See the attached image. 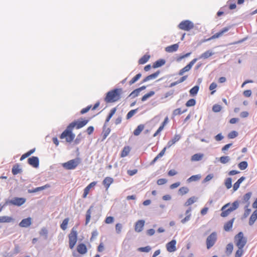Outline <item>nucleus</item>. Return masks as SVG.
I'll use <instances>...</instances> for the list:
<instances>
[{"label":"nucleus","mask_w":257,"mask_h":257,"mask_svg":"<svg viewBox=\"0 0 257 257\" xmlns=\"http://www.w3.org/2000/svg\"><path fill=\"white\" fill-rule=\"evenodd\" d=\"M121 88H115L108 91L104 98V100L107 103H111L118 101L120 98L122 93Z\"/></svg>","instance_id":"1"},{"label":"nucleus","mask_w":257,"mask_h":257,"mask_svg":"<svg viewBox=\"0 0 257 257\" xmlns=\"http://www.w3.org/2000/svg\"><path fill=\"white\" fill-rule=\"evenodd\" d=\"M247 242L242 232H239L234 236V242L238 248H243Z\"/></svg>","instance_id":"2"},{"label":"nucleus","mask_w":257,"mask_h":257,"mask_svg":"<svg viewBox=\"0 0 257 257\" xmlns=\"http://www.w3.org/2000/svg\"><path fill=\"white\" fill-rule=\"evenodd\" d=\"M81 163V159L79 158H76L74 159L70 160L67 162L62 164L63 168L67 170H74Z\"/></svg>","instance_id":"3"},{"label":"nucleus","mask_w":257,"mask_h":257,"mask_svg":"<svg viewBox=\"0 0 257 257\" xmlns=\"http://www.w3.org/2000/svg\"><path fill=\"white\" fill-rule=\"evenodd\" d=\"M72 128L67 126L66 129L61 134L60 138L61 139L66 138V142H71L75 138V134L72 133Z\"/></svg>","instance_id":"4"},{"label":"nucleus","mask_w":257,"mask_h":257,"mask_svg":"<svg viewBox=\"0 0 257 257\" xmlns=\"http://www.w3.org/2000/svg\"><path fill=\"white\" fill-rule=\"evenodd\" d=\"M217 239V234L215 231L212 232L206 238V244L208 249L211 248L216 243Z\"/></svg>","instance_id":"5"},{"label":"nucleus","mask_w":257,"mask_h":257,"mask_svg":"<svg viewBox=\"0 0 257 257\" xmlns=\"http://www.w3.org/2000/svg\"><path fill=\"white\" fill-rule=\"evenodd\" d=\"M26 200L25 198L15 197L11 200H7L4 205H7L9 204L15 206H20L24 204Z\"/></svg>","instance_id":"6"},{"label":"nucleus","mask_w":257,"mask_h":257,"mask_svg":"<svg viewBox=\"0 0 257 257\" xmlns=\"http://www.w3.org/2000/svg\"><path fill=\"white\" fill-rule=\"evenodd\" d=\"M77 240V232L72 228L70 233L69 234V247L72 249L75 246Z\"/></svg>","instance_id":"7"},{"label":"nucleus","mask_w":257,"mask_h":257,"mask_svg":"<svg viewBox=\"0 0 257 257\" xmlns=\"http://www.w3.org/2000/svg\"><path fill=\"white\" fill-rule=\"evenodd\" d=\"M194 27V24L189 20L182 21L178 25V28L182 30L189 31Z\"/></svg>","instance_id":"8"},{"label":"nucleus","mask_w":257,"mask_h":257,"mask_svg":"<svg viewBox=\"0 0 257 257\" xmlns=\"http://www.w3.org/2000/svg\"><path fill=\"white\" fill-rule=\"evenodd\" d=\"M88 120L85 119L82 121H74L70 123L68 126L70 128H73L74 127H76L77 129H79L85 126L88 122Z\"/></svg>","instance_id":"9"},{"label":"nucleus","mask_w":257,"mask_h":257,"mask_svg":"<svg viewBox=\"0 0 257 257\" xmlns=\"http://www.w3.org/2000/svg\"><path fill=\"white\" fill-rule=\"evenodd\" d=\"M198 59V58L193 59L188 65L179 71L178 74L180 76H182L185 72L189 71L191 69L193 65L197 62Z\"/></svg>","instance_id":"10"},{"label":"nucleus","mask_w":257,"mask_h":257,"mask_svg":"<svg viewBox=\"0 0 257 257\" xmlns=\"http://www.w3.org/2000/svg\"><path fill=\"white\" fill-rule=\"evenodd\" d=\"M28 163L34 168H37L39 166V160L37 157L33 156L28 160Z\"/></svg>","instance_id":"11"},{"label":"nucleus","mask_w":257,"mask_h":257,"mask_svg":"<svg viewBox=\"0 0 257 257\" xmlns=\"http://www.w3.org/2000/svg\"><path fill=\"white\" fill-rule=\"evenodd\" d=\"M230 206V203H227L223 206L221 209L222 212L220 216L223 217L227 216L232 211L230 210L228 207Z\"/></svg>","instance_id":"12"},{"label":"nucleus","mask_w":257,"mask_h":257,"mask_svg":"<svg viewBox=\"0 0 257 257\" xmlns=\"http://www.w3.org/2000/svg\"><path fill=\"white\" fill-rule=\"evenodd\" d=\"M229 29H230V27H225V28H223L222 30H221L219 32L212 35L207 40L215 39L218 38L222 36L225 33L228 32V30H229Z\"/></svg>","instance_id":"13"},{"label":"nucleus","mask_w":257,"mask_h":257,"mask_svg":"<svg viewBox=\"0 0 257 257\" xmlns=\"http://www.w3.org/2000/svg\"><path fill=\"white\" fill-rule=\"evenodd\" d=\"M176 241L174 239L171 240L166 244L167 249L169 252H173L176 250Z\"/></svg>","instance_id":"14"},{"label":"nucleus","mask_w":257,"mask_h":257,"mask_svg":"<svg viewBox=\"0 0 257 257\" xmlns=\"http://www.w3.org/2000/svg\"><path fill=\"white\" fill-rule=\"evenodd\" d=\"M145 220H139L136 222L135 226V230L136 232H140L142 231L145 225Z\"/></svg>","instance_id":"15"},{"label":"nucleus","mask_w":257,"mask_h":257,"mask_svg":"<svg viewBox=\"0 0 257 257\" xmlns=\"http://www.w3.org/2000/svg\"><path fill=\"white\" fill-rule=\"evenodd\" d=\"M32 224V218L31 217H28L27 218L23 219L19 223V226L22 227H28L30 226Z\"/></svg>","instance_id":"16"},{"label":"nucleus","mask_w":257,"mask_h":257,"mask_svg":"<svg viewBox=\"0 0 257 257\" xmlns=\"http://www.w3.org/2000/svg\"><path fill=\"white\" fill-rule=\"evenodd\" d=\"M252 193L251 192H248L245 194L243 196V201L242 203H246V205L244 207V208H248L250 205L249 199L251 196Z\"/></svg>","instance_id":"17"},{"label":"nucleus","mask_w":257,"mask_h":257,"mask_svg":"<svg viewBox=\"0 0 257 257\" xmlns=\"http://www.w3.org/2000/svg\"><path fill=\"white\" fill-rule=\"evenodd\" d=\"M181 138V137L180 135L176 134L174 138L168 142L166 147L168 148H170L172 145L179 141Z\"/></svg>","instance_id":"18"},{"label":"nucleus","mask_w":257,"mask_h":257,"mask_svg":"<svg viewBox=\"0 0 257 257\" xmlns=\"http://www.w3.org/2000/svg\"><path fill=\"white\" fill-rule=\"evenodd\" d=\"M77 250L79 253L83 254L87 252V249L84 243H80L77 246Z\"/></svg>","instance_id":"19"},{"label":"nucleus","mask_w":257,"mask_h":257,"mask_svg":"<svg viewBox=\"0 0 257 257\" xmlns=\"http://www.w3.org/2000/svg\"><path fill=\"white\" fill-rule=\"evenodd\" d=\"M234 219L235 218H233L224 224L223 228L225 231H229L231 229Z\"/></svg>","instance_id":"20"},{"label":"nucleus","mask_w":257,"mask_h":257,"mask_svg":"<svg viewBox=\"0 0 257 257\" xmlns=\"http://www.w3.org/2000/svg\"><path fill=\"white\" fill-rule=\"evenodd\" d=\"M179 48V45L178 44H175L171 46H168L165 48L166 52L169 53H172L176 52Z\"/></svg>","instance_id":"21"},{"label":"nucleus","mask_w":257,"mask_h":257,"mask_svg":"<svg viewBox=\"0 0 257 257\" xmlns=\"http://www.w3.org/2000/svg\"><path fill=\"white\" fill-rule=\"evenodd\" d=\"M160 73V71H157L155 73L147 76L143 80V82H146L150 80L154 79L156 78L158 76V75H159Z\"/></svg>","instance_id":"22"},{"label":"nucleus","mask_w":257,"mask_h":257,"mask_svg":"<svg viewBox=\"0 0 257 257\" xmlns=\"http://www.w3.org/2000/svg\"><path fill=\"white\" fill-rule=\"evenodd\" d=\"M257 219V209L255 210L251 215L249 220V225H252Z\"/></svg>","instance_id":"23"},{"label":"nucleus","mask_w":257,"mask_h":257,"mask_svg":"<svg viewBox=\"0 0 257 257\" xmlns=\"http://www.w3.org/2000/svg\"><path fill=\"white\" fill-rule=\"evenodd\" d=\"M22 172V169L18 164H15L12 168V172L13 175H16Z\"/></svg>","instance_id":"24"},{"label":"nucleus","mask_w":257,"mask_h":257,"mask_svg":"<svg viewBox=\"0 0 257 257\" xmlns=\"http://www.w3.org/2000/svg\"><path fill=\"white\" fill-rule=\"evenodd\" d=\"M96 184V182H92L91 183H90L84 190V193L83 194V197L85 198L86 197L87 194H88V192L90 190V189L94 187Z\"/></svg>","instance_id":"25"},{"label":"nucleus","mask_w":257,"mask_h":257,"mask_svg":"<svg viewBox=\"0 0 257 257\" xmlns=\"http://www.w3.org/2000/svg\"><path fill=\"white\" fill-rule=\"evenodd\" d=\"M113 179L111 177H106L103 181V184L106 187V189H107L110 184L113 182Z\"/></svg>","instance_id":"26"},{"label":"nucleus","mask_w":257,"mask_h":257,"mask_svg":"<svg viewBox=\"0 0 257 257\" xmlns=\"http://www.w3.org/2000/svg\"><path fill=\"white\" fill-rule=\"evenodd\" d=\"M245 179V177L242 176L240 177L233 185V189L234 191H236L239 187L240 184Z\"/></svg>","instance_id":"27"},{"label":"nucleus","mask_w":257,"mask_h":257,"mask_svg":"<svg viewBox=\"0 0 257 257\" xmlns=\"http://www.w3.org/2000/svg\"><path fill=\"white\" fill-rule=\"evenodd\" d=\"M187 77H188L187 75L182 76L178 80L171 83L170 84V85H169V87H173L174 86L184 82L185 80H186Z\"/></svg>","instance_id":"28"},{"label":"nucleus","mask_w":257,"mask_h":257,"mask_svg":"<svg viewBox=\"0 0 257 257\" xmlns=\"http://www.w3.org/2000/svg\"><path fill=\"white\" fill-rule=\"evenodd\" d=\"M214 54L211 50H208L202 53L198 59H207Z\"/></svg>","instance_id":"29"},{"label":"nucleus","mask_w":257,"mask_h":257,"mask_svg":"<svg viewBox=\"0 0 257 257\" xmlns=\"http://www.w3.org/2000/svg\"><path fill=\"white\" fill-rule=\"evenodd\" d=\"M93 206H91L87 210L86 213V220L85 225H87L90 221L91 218V210L93 209Z\"/></svg>","instance_id":"30"},{"label":"nucleus","mask_w":257,"mask_h":257,"mask_svg":"<svg viewBox=\"0 0 257 257\" xmlns=\"http://www.w3.org/2000/svg\"><path fill=\"white\" fill-rule=\"evenodd\" d=\"M203 154L201 153H197L193 155L191 157V160L192 161H199L202 160L203 157Z\"/></svg>","instance_id":"31"},{"label":"nucleus","mask_w":257,"mask_h":257,"mask_svg":"<svg viewBox=\"0 0 257 257\" xmlns=\"http://www.w3.org/2000/svg\"><path fill=\"white\" fill-rule=\"evenodd\" d=\"M165 60L164 59H159L156 61L153 64V67L154 68L160 67L165 64Z\"/></svg>","instance_id":"32"},{"label":"nucleus","mask_w":257,"mask_h":257,"mask_svg":"<svg viewBox=\"0 0 257 257\" xmlns=\"http://www.w3.org/2000/svg\"><path fill=\"white\" fill-rule=\"evenodd\" d=\"M14 220V219L10 216H0V223L11 222Z\"/></svg>","instance_id":"33"},{"label":"nucleus","mask_w":257,"mask_h":257,"mask_svg":"<svg viewBox=\"0 0 257 257\" xmlns=\"http://www.w3.org/2000/svg\"><path fill=\"white\" fill-rule=\"evenodd\" d=\"M197 198L195 196H192L190 198H189L186 202L185 203V206H188L189 205H191V204H193L194 202H196L197 200Z\"/></svg>","instance_id":"34"},{"label":"nucleus","mask_w":257,"mask_h":257,"mask_svg":"<svg viewBox=\"0 0 257 257\" xmlns=\"http://www.w3.org/2000/svg\"><path fill=\"white\" fill-rule=\"evenodd\" d=\"M144 128V125L143 124H140L134 131V135L136 136H139Z\"/></svg>","instance_id":"35"},{"label":"nucleus","mask_w":257,"mask_h":257,"mask_svg":"<svg viewBox=\"0 0 257 257\" xmlns=\"http://www.w3.org/2000/svg\"><path fill=\"white\" fill-rule=\"evenodd\" d=\"M233 245L232 243H228L226 246L225 253L227 255H230L233 250Z\"/></svg>","instance_id":"36"},{"label":"nucleus","mask_w":257,"mask_h":257,"mask_svg":"<svg viewBox=\"0 0 257 257\" xmlns=\"http://www.w3.org/2000/svg\"><path fill=\"white\" fill-rule=\"evenodd\" d=\"M130 148L128 146H125L123 148L121 153V157H125L127 156L130 152Z\"/></svg>","instance_id":"37"},{"label":"nucleus","mask_w":257,"mask_h":257,"mask_svg":"<svg viewBox=\"0 0 257 257\" xmlns=\"http://www.w3.org/2000/svg\"><path fill=\"white\" fill-rule=\"evenodd\" d=\"M201 177V176L199 174L193 175V176H191L190 178H189L187 181L189 183L193 182V181H197L200 180Z\"/></svg>","instance_id":"38"},{"label":"nucleus","mask_w":257,"mask_h":257,"mask_svg":"<svg viewBox=\"0 0 257 257\" xmlns=\"http://www.w3.org/2000/svg\"><path fill=\"white\" fill-rule=\"evenodd\" d=\"M149 59L150 56L145 55L139 59V63L140 64H144L147 63L149 61Z\"/></svg>","instance_id":"39"},{"label":"nucleus","mask_w":257,"mask_h":257,"mask_svg":"<svg viewBox=\"0 0 257 257\" xmlns=\"http://www.w3.org/2000/svg\"><path fill=\"white\" fill-rule=\"evenodd\" d=\"M69 218H65L60 225V227L63 230H65L67 228V225L69 222Z\"/></svg>","instance_id":"40"},{"label":"nucleus","mask_w":257,"mask_h":257,"mask_svg":"<svg viewBox=\"0 0 257 257\" xmlns=\"http://www.w3.org/2000/svg\"><path fill=\"white\" fill-rule=\"evenodd\" d=\"M155 94V92L154 91H151L149 93L146 94L142 97V101H146L149 98L151 97V96H153Z\"/></svg>","instance_id":"41"},{"label":"nucleus","mask_w":257,"mask_h":257,"mask_svg":"<svg viewBox=\"0 0 257 257\" xmlns=\"http://www.w3.org/2000/svg\"><path fill=\"white\" fill-rule=\"evenodd\" d=\"M199 89V86L196 85V86H194L189 91L190 95H193V96L196 95L198 92Z\"/></svg>","instance_id":"42"},{"label":"nucleus","mask_w":257,"mask_h":257,"mask_svg":"<svg viewBox=\"0 0 257 257\" xmlns=\"http://www.w3.org/2000/svg\"><path fill=\"white\" fill-rule=\"evenodd\" d=\"M239 206V202L238 201H234L232 204H230L228 208L232 212L236 210Z\"/></svg>","instance_id":"43"},{"label":"nucleus","mask_w":257,"mask_h":257,"mask_svg":"<svg viewBox=\"0 0 257 257\" xmlns=\"http://www.w3.org/2000/svg\"><path fill=\"white\" fill-rule=\"evenodd\" d=\"M248 163L246 161H242L238 164V167L241 170H244L247 168Z\"/></svg>","instance_id":"44"},{"label":"nucleus","mask_w":257,"mask_h":257,"mask_svg":"<svg viewBox=\"0 0 257 257\" xmlns=\"http://www.w3.org/2000/svg\"><path fill=\"white\" fill-rule=\"evenodd\" d=\"M47 188L46 185L43 186L41 187H37L32 190H29V193H36L39 191H42Z\"/></svg>","instance_id":"45"},{"label":"nucleus","mask_w":257,"mask_h":257,"mask_svg":"<svg viewBox=\"0 0 257 257\" xmlns=\"http://www.w3.org/2000/svg\"><path fill=\"white\" fill-rule=\"evenodd\" d=\"M186 111V110H184L183 111H182L181 108H177L173 111L172 113V117H175V116L177 115H180L183 113H184Z\"/></svg>","instance_id":"46"},{"label":"nucleus","mask_w":257,"mask_h":257,"mask_svg":"<svg viewBox=\"0 0 257 257\" xmlns=\"http://www.w3.org/2000/svg\"><path fill=\"white\" fill-rule=\"evenodd\" d=\"M141 73H139L137 74L134 77H133L132 80L129 82L130 85H132L135 83L136 81H137L141 77Z\"/></svg>","instance_id":"47"},{"label":"nucleus","mask_w":257,"mask_h":257,"mask_svg":"<svg viewBox=\"0 0 257 257\" xmlns=\"http://www.w3.org/2000/svg\"><path fill=\"white\" fill-rule=\"evenodd\" d=\"M138 111V109H133L130 111L126 115V119H130L133 116H134Z\"/></svg>","instance_id":"48"},{"label":"nucleus","mask_w":257,"mask_h":257,"mask_svg":"<svg viewBox=\"0 0 257 257\" xmlns=\"http://www.w3.org/2000/svg\"><path fill=\"white\" fill-rule=\"evenodd\" d=\"M189 191V189L186 187H181L179 190V193L181 195L187 194Z\"/></svg>","instance_id":"49"},{"label":"nucleus","mask_w":257,"mask_h":257,"mask_svg":"<svg viewBox=\"0 0 257 257\" xmlns=\"http://www.w3.org/2000/svg\"><path fill=\"white\" fill-rule=\"evenodd\" d=\"M229 156H222L219 158V161L222 164H226L230 161Z\"/></svg>","instance_id":"50"},{"label":"nucleus","mask_w":257,"mask_h":257,"mask_svg":"<svg viewBox=\"0 0 257 257\" xmlns=\"http://www.w3.org/2000/svg\"><path fill=\"white\" fill-rule=\"evenodd\" d=\"M196 104V100L195 99L192 98L189 99L186 103V106L187 107L193 106Z\"/></svg>","instance_id":"51"},{"label":"nucleus","mask_w":257,"mask_h":257,"mask_svg":"<svg viewBox=\"0 0 257 257\" xmlns=\"http://www.w3.org/2000/svg\"><path fill=\"white\" fill-rule=\"evenodd\" d=\"M116 111V108H113L111 110L105 120V123L109 121Z\"/></svg>","instance_id":"52"},{"label":"nucleus","mask_w":257,"mask_h":257,"mask_svg":"<svg viewBox=\"0 0 257 257\" xmlns=\"http://www.w3.org/2000/svg\"><path fill=\"white\" fill-rule=\"evenodd\" d=\"M231 182H232V179L231 178H227L225 180V185L227 189H230L231 187V186H232Z\"/></svg>","instance_id":"53"},{"label":"nucleus","mask_w":257,"mask_h":257,"mask_svg":"<svg viewBox=\"0 0 257 257\" xmlns=\"http://www.w3.org/2000/svg\"><path fill=\"white\" fill-rule=\"evenodd\" d=\"M140 93V91H139V89L137 88L134 91H133L131 94H130L129 96L132 97V98H135L137 96H138Z\"/></svg>","instance_id":"54"},{"label":"nucleus","mask_w":257,"mask_h":257,"mask_svg":"<svg viewBox=\"0 0 257 257\" xmlns=\"http://www.w3.org/2000/svg\"><path fill=\"white\" fill-rule=\"evenodd\" d=\"M151 249V247L150 246H147L145 247H142L139 248V250L142 252H148Z\"/></svg>","instance_id":"55"},{"label":"nucleus","mask_w":257,"mask_h":257,"mask_svg":"<svg viewBox=\"0 0 257 257\" xmlns=\"http://www.w3.org/2000/svg\"><path fill=\"white\" fill-rule=\"evenodd\" d=\"M221 109V106L219 104H215L212 107V110L215 112H219Z\"/></svg>","instance_id":"56"},{"label":"nucleus","mask_w":257,"mask_h":257,"mask_svg":"<svg viewBox=\"0 0 257 257\" xmlns=\"http://www.w3.org/2000/svg\"><path fill=\"white\" fill-rule=\"evenodd\" d=\"M238 135V133L236 131H232L230 133H229L228 135V137L229 139H234L235 137H236Z\"/></svg>","instance_id":"57"},{"label":"nucleus","mask_w":257,"mask_h":257,"mask_svg":"<svg viewBox=\"0 0 257 257\" xmlns=\"http://www.w3.org/2000/svg\"><path fill=\"white\" fill-rule=\"evenodd\" d=\"M217 87V84L215 82H212L209 86V89L210 90H213L211 92V94H213L215 92V90H214V89L216 88Z\"/></svg>","instance_id":"58"},{"label":"nucleus","mask_w":257,"mask_h":257,"mask_svg":"<svg viewBox=\"0 0 257 257\" xmlns=\"http://www.w3.org/2000/svg\"><path fill=\"white\" fill-rule=\"evenodd\" d=\"M238 248V250L235 252V257H241L243 254V248Z\"/></svg>","instance_id":"59"},{"label":"nucleus","mask_w":257,"mask_h":257,"mask_svg":"<svg viewBox=\"0 0 257 257\" xmlns=\"http://www.w3.org/2000/svg\"><path fill=\"white\" fill-rule=\"evenodd\" d=\"M83 139V137L81 134H79L77 135L76 139L74 141V143L75 144L77 145L79 144L81 141Z\"/></svg>","instance_id":"60"},{"label":"nucleus","mask_w":257,"mask_h":257,"mask_svg":"<svg viewBox=\"0 0 257 257\" xmlns=\"http://www.w3.org/2000/svg\"><path fill=\"white\" fill-rule=\"evenodd\" d=\"M122 227V226L121 224L119 223L116 224L115 230H116V232L117 233L119 234L120 233V232L121 231Z\"/></svg>","instance_id":"61"},{"label":"nucleus","mask_w":257,"mask_h":257,"mask_svg":"<svg viewBox=\"0 0 257 257\" xmlns=\"http://www.w3.org/2000/svg\"><path fill=\"white\" fill-rule=\"evenodd\" d=\"M214 177L213 174H208L203 180V183H206L211 180Z\"/></svg>","instance_id":"62"},{"label":"nucleus","mask_w":257,"mask_h":257,"mask_svg":"<svg viewBox=\"0 0 257 257\" xmlns=\"http://www.w3.org/2000/svg\"><path fill=\"white\" fill-rule=\"evenodd\" d=\"M114 221V218L112 216H108L105 218V222L106 224H110L113 223Z\"/></svg>","instance_id":"63"},{"label":"nucleus","mask_w":257,"mask_h":257,"mask_svg":"<svg viewBox=\"0 0 257 257\" xmlns=\"http://www.w3.org/2000/svg\"><path fill=\"white\" fill-rule=\"evenodd\" d=\"M191 214H188L184 218L181 220V222L183 224H185L186 222L190 220L191 218Z\"/></svg>","instance_id":"64"}]
</instances>
